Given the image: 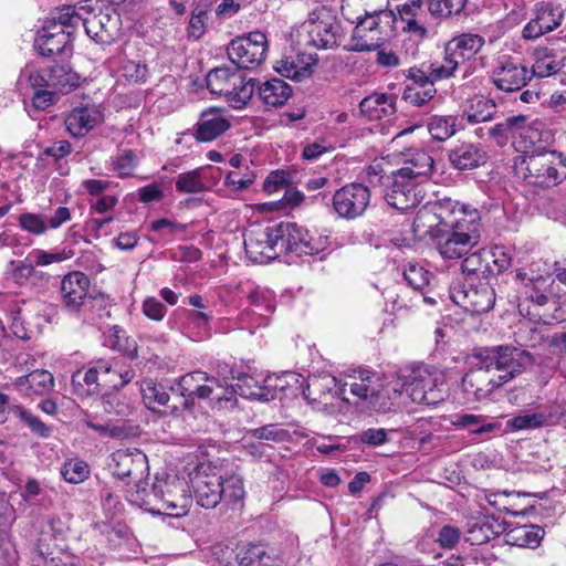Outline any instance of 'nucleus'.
I'll use <instances>...</instances> for the list:
<instances>
[{
    "instance_id": "1",
    "label": "nucleus",
    "mask_w": 566,
    "mask_h": 566,
    "mask_svg": "<svg viewBox=\"0 0 566 566\" xmlns=\"http://www.w3.org/2000/svg\"><path fill=\"white\" fill-rule=\"evenodd\" d=\"M476 358L479 366L462 378L464 392L476 401L488 399L495 389L521 374L533 363L531 353L511 346L483 349L476 355Z\"/></svg>"
},
{
    "instance_id": "2",
    "label": "nucleus",
    "mask_w": 566,
    "mask_h": 566,
    "mask_svg": "<svg viewBox=\"0 0 566 566\" xmlns=\"http://www.w3.org/2000/svg\"><path fill=\"white\" fill-rule=\"evenodd\" d=\"M346 385L352 397L350 403L358 408L387 413L401 406L403 390L400 381L385 385L375 373L358 369L347 375Z\"/></svg>"
},
{
    "instance_id": "3",
    "label": "nucleus",
    "mask_w": 566,
    "mask_h": 566,
    "mask_svg": "<svg viewBox=\"0 0 566 566\" xmlns=\"http://www.w3.org/2000/svg\"><path fill=\"white\" fill-rule=\"evenodd\" d=\"M347 51L370 52L380 49L395 30L396 14L388 9H371L369 1L361 4Z\"/></svg>"
},
{
    "instance_id": "4",
    "label": "nucleus",
    "mask_w": 566,
    "mask_h": 566,
    "mask_svg": "<svg viewBox=\"0 0 566 566\" xmlns=\"http://www.w3.org/2000/svg\"><path fill=\"white\" fill-rule=\"evenodd\" d=\"M62 25L75 28L82 24L86 34L99 44H111L118 33V19L98 11L90 4L65 6L57 10Z\"/></svg>"
},
{
    "instance_id": "5",
    "label": "nucleus",
    "mask_w": 566,
    "mask_h": 566,
    "mask_svg": "<svg viewBox=\"0 0 566 566\" xmlns=\"http://www.w3.org/2000/svg\"><path fill=\"white\" fill-rule=\"evenodd\" d=\"M515 169L527 184L551 188L566 179V158L555 150L530 154L515 164Z\"/></svg>"
},
{
    "instance_id": "6",
    "label": "nucleus",
    "mask_w": 566,
    "mask_h": 566,
    "mask_svg": "<svg viewBox=\"0 0 566 566\" xmlns=\"http://www.w3.org/2000/svg\"><path fill=\"white\" fill-rule=\"evenodd\" d=\"M206 83L212 94L223 96L231 107L241 109L252 98L258 80L247 77L238 67L221 66L207 74Z\"/></svg>"
},
{
    "instance_id": "7",
    "label": "nucleus",
    "mask_w": 566,
    "mask_h": 566,
    "mask_svg": "<svg viewBox=\"0 0 566 566\" xmlns=\"http://www.w3.org/2000/svg\"><path fill=\"white\" fill-rule=\"evenodd\" d=\"M412 402L437 405L444 400V375L438 368L420 365L400 382Z\"/></svg>"
},
{
    "instance_id": "8",
    "label": "nucleus",
    "mask_w": 566,
    "mask_h": 566,
    "mask_svg": "<svg viewBox=\"0 0 566 566\" xmlns=\"http://www.w3.org/2000/svg\"><path fill=\"white\" fill-rule=\"evenodd\" d=\"M188 488V483L178 476H157L151 486V494L159 500L160 506L149 507L147 511L172 517L186 515L192 501Z\"/></svg>"
},
{
    "instance_id": "9",
    "label": "nucleus",
    "mask_w": 566,
    "mask_h": 566,
    "mask_svg": "<svg viewBox=\"0 0 566 566\" xmlns=\"http://www.w3.org/2000/svg\"><path fill=\"white\" fill-rule=\"evenodd\" d=\"M347 387L346 380L340 382L336 377L324 374L310 377L302 395L313 409L331 415L337 410L338 400L350 403Z\"/></svg>"
},
{
    "instance_id": "10",
    "label": "nucleus",
    "mask_w": 566,
    "mask_h": 566,
    "mask_svg": "<svg viewBox=\"0 0 566 566\" xmlns=\"http://www.w3.org/2000/svg\"><path fill=\"white\" fill-rule=\"evenodd\" d=\"M189 488L197 504L213 509L222 501V470L210 461L198 462L189 472Z\"/></svg>"
},
{
    "instance_id": "11",
    "label": "nucleus",
    "mask_w": 566,
    "mask_h": 566,
    "mask_svg": "<svg viewBox=\"0 0 566 566\" xmlns=\"http://www.w3.org/2000/svg\"><path fill=\"white\" fill-rule=\"evenodd\" d=\"M370 201L369 187L361 182H349L334 192L332 208L339 219L352 221L365 214Z\"/></svg>"
},
{
    "instance_id": "12",
    "label": "nucleus",
    "mask_w": 566,
    "mask_h": 566,
    "mask_svg": "<svg viewBox=\"0 0 566 566\" xmlns=\"http://www.w3.org/2000/svg\"><path fill=\"white\" fill-rule=\"evenodd\" d=\"M390 184L385 192V200L395 209L407 211L420 205L426 197V182L392 171Z\"/></svg>"
},
{
    "instance_id": "13",
    "label": "nucleus",
    "mask_w": 566,
    "mask_h": 566,
    "mask_svg": "<svg viewBox=\"0 0 566 566\" xmlns=\"http://www.w3.org/2000/svg\"><path fill=\"white\" fill-rule=\"evenodd\" d=\"M306 31V44L316 49H331L337 44L340 24L336 17L326 8H319L310 13L303 24Z\"/></svg>"
},
{
    "instance_id": "14",
    "label": "nucleus",
    "mask_w": 566,
    "mask_h": 566,
    "mask_svg": "<svg viewBox=\"0 0 566 566\" xmlns=\"http://www.w3.org/2000/svg\"><path fill=\"white\" fill-rule=\"evenodd\" d=\"M268 40L264 33L255 31L232 40L228 56L238 69H254L265 59Z\"/></svg>"
},
{
    "instance_id": "15",
    "label": "nucleus",
    "mask_w": 566,
    "mask_h": 566,
    "mask_svg": "<svg viewBox=\"0 0 566 566\" xmlns=\"http://www.w3.org/2000/svg\"><path fill=\"white\" fill-rule=\"evenodd\" d=\"M451 203L444 217L443 227L459 234L473 247L480 241L481 218L476 209L449 199Z\"/></svg>"
},
{
    "instance_id": "16",
    "label": "nucleus",
    "mask_w": 566,
    "mask_h": 566,
    "mask_svg": "<svg viewBox=\"0 0 566 566\" xmlns=\"http://www.w3.org/2000/svg\"><path fill=\"white\" fill-rule=\"evenodd\" d=\"M451 300L472 315L489 312L495 303V292L490 281H480L479 284L469 283L463 289H453Z\"/></svg>"
},
{
    "instance_id": "17",
    "label": "nucleus",
    "mask_w": 566,
    "mask_h": 566,
    "mask_svg": "<svg viewBox=\"0 0 566 566\" xmlns=\"http://www.w3.org/2000/svg\"><path fill=\"white\" fill-rule=\"evenodd\" d=\"M30 86H49L55 92L69 93L80 84V76L66 64H54L41 71L23 72Z\"/></svg>"
},
{
    "instance_id": "18",
    "label": "nucleus",
    "mask_w": 566,
    "mask_h": 566,
    "mask_svg": "<svg viewBox=\"0 0 566 566\" xmlns=\"http://www.w3.org/2000/svg\"><path fill=\"white\" fill-rule=\"evenodd\" d=\"M88 287L90 279L83 272L73 271L66 274L60 287L62 308L69 314H80L92 302Z\"/></svg>"
},
{
    "instance_id": "19",
    "label": "nucleus",
    "mask_w": 566,
    "mask_h": 566,
    "mask_svg": "<svg viewBox=\"0 0 566 566\" xmlns=\"http://www.w3.org/2000/svg\"><path fill=\"white\" fill-rule=\"evenodd\" d=\"M563 20L564 10L560 4L552 1L538 2L534 7V18L523 29V38L536 40L557 29Z\"/></svg>"
},
{
    "instance_id": "20",
    "label": "nucleus",
    "mask_w": 566,
    "mask_h": 566,
    "mask_svg": "<svg viewBox=\"0 0 566 566\" xmlns=\"http://www.w3.org/2000/svg\"><path fill=\"white\" fill-rule=\"evenodd\" d=\"M531 78L527 67L510 56H503L491 75L494 86L506 93L522 90Z\"/></svg>"
},
{
    "instance_id": "21",
    "label": "nucleus",
    "mask_w": 566,
    "mask_h": 566,
    "mask_svg": "<svg viewBox=\"0 0 566 566\" xmlns=\"http://www.w3.org/2000/svg\"><path fill=\"white\" fill-rule=\"evenodd\" d=\"M57 11L52 17L49 27H44L43 31L35 39L34 46L41 55L52 56L67 54L72 51V32L70 27L62 25L56 19Z\"/></svg>"
},
{
    "instance_id": "22",
    "label": "nucleus",
    "mask_w": 566,
    "mask_h": 566,
    "mask_svg": "<svg viewBox=\"0 0 566 566\" xmlns=\"http://www.w3.org/2000/svg\"><path fill=\"white\" fill-rule=\"evenodd\" d=\"M451 203L449 198L439 200L433 205H424L420 208L413 219L412 230L416 237L422 239L430 237L432 241L443 228L444 217Z\"/></svg>"
},
{
    "instance_id": "23",
    "label": "nucleus",
    "mask_w": 566,
    "mask_h": 566,
    "mask_svg": "<svg viewBox=\"0 0 566 566\" xmlns=\"http://www.w3.org/2000/svg\"><path fill=\"white\" fill-rule=\"evenodd\" d=\"M516 280L521 282L520 293L535 305L544 306L555 295L554 280L549 274H534L532 270L520 269Z\"/></svg>"
},
{
    "instance_id": "24",
    "label": "nucleus",
    "mask_w": 566,
    "mask_h": 566,
    "mask_svg": "<svg viewBox=\"0 0 566 566\" xmlns=\"http://www.w3.org/2000/svg\"><path fill=\"white\" fill-rule=\"evenodd\" d=\"M274 228L253 230L244 235V249L250 260L268 263L279 255V245H274Z\"/></svg>"
},
{
    "instance_id": "25",
    "label": "nucleus",
    "mask_w": 566,
    "mask_h": 566,
    "mask_svg": "<svg viewBox=\"0 0 566 566\" xmlns=\"http://www.w3.org/2000/svg\"><path fill=\"white\" fill-rule=\"evenodd\" d=\"M112 472L115 476L124 479L140 480L147 470V457L144 452L135 449L117 450L112 454Z\"/></svg>"
},
{
    "instance_id": "26",
    "label": "nucleus",
    "mask_w": 566,
    "mask_h": 566,
    "mask_svg": "<svg viewBox=\"0 0 566 566\" xmlns=\"http://www.w3.org/2000/svg\"><path fill=\"white\" fill-rule=\"evenodd\" d=\"M239 566H279L282 551L269 544L239 543Z\"/></svg>"
},
{
    "instance_id": "27",
    "label": "nucleus",
    "mask_w": 566,
    "mask_h": 566,
    "mask_svg": "<svg viewBox=\"0 0 566 566\" xmlns=\"http://www.w3.org/2000/svg\"><path fill=\"white\" fill-rule=\"evenodd\" d=\"M230 127L231 123L221 109L209 108L201 113L196 124L195 137L198 142H212L224 134Z\"/></svg>"
},
{
    "instance_id": "28",
    "label": "nucleus",
    "mask_w": 566,
    "mask_h": 566,
    "mask_svg": "<svg viewBox=\"0 0 566 566\" xmlns=\"http://www.w3.org/2000/svg\"><path fill=\"white\" fill-rule=\"evenodd\" d=\"M422 1L409 0L398 7L399 18L405 23L402 31L413 34L419 40H423L429 35L426 27L427 14L422 8Z\"/></svg>"
},
{
    "instance_id": "29",
    "label": "nucleus",
    "mask_w": 566,
    "mask_h": 566,
    "mask_svg": "<svg viewBox=\"0 0 566 566\" xmlns=\"http://www.w3.org/2000/svg\"><path fill=\"white\" fill-rule=\"evenodd\" d=\"M505 531L504 523L491 515L474 517L468 523L465 541L472 545H482Z\"/></svg>"
},
{
    "instance_id": "30",
    "label": "nucleus",
    "mask_w": 566,
    "mask_h": 566,
    "mask_svg": "<svg viewBox=\"0 0 566 566\" xmlns=\"http://www.w3.org/2000/svg\"><path fill=\"white\" fill-rule=\"evenodd\" d=\"M433 244L444 260H459L467 255L474 247L465 241L457 231L443 227L437 234Z\"/></svg>"
},
{
    "instance_id": "31",
    "label": "nucleus",
    "mask_w": 566,
    "mask_h": 566,
    "mask_svg": "<svg viewBox=\"0 0 566 566\" xmlns=\"http://www.w3.org/2000/svg\"><path fill=\"white\" fill-rule=\"evenodd\" d=\"M488 155L479 144L460 143L449 151V160L458 170L474 169L486 163Z\"/></svg>"
},
{
    "instance_id": "32",
    "label": "nucleus",
    "mask_w": 566,
    "mask_h": 566,
    "mask_svg": "<svg viewBox=\"0 0 566 566\" xmlns=\"http://www.w3.org/2000/svg\"><path fill=\"white\" fill-rule=\"evenodd\" d=\"M103 114L96 106L74 108L66 117L65 125L74 137H83L102 123Z\"/></svg>"
},
{
    "instance_id": "33",
    "label": "nucleus",
    "mask_w": 566,
    "mask_h": 566,
    "mask_svg": "<svg viewBox=\"0 0 566 566\" xmlns=\"http://www.w3.org/2000/svg\"><path fill=\"white\" fill-rule=\"evenodd\" d=\"M485 40L475 33H462L453 36L447 44L444 52L452 56L459 64L478 54L484 46Z\"/></svg>"
},
{
    "instance_id": "34",
    "label": "nucleus",
    "mask_w": 566,
    "mask_h": 566,
    "mask_svg": "<svg viewBox=\"0 0 566 566\" xmlns=\"http://www.w3.org/2000/svg\"><path fill=\"white\" fill-rule=\"evenodd\" d=\"M265 379L260 376L241 374L237 377L235 386L239 395L259 401H270L275 399L276 391L273 387L265 384Z\"/></svg>"
},
{
    "instance_id": "35",
    "label": "nucleus",
    "mask_w": 566,
    "mask_h": 566,
    "mask_svg": "<svg viewBox=\"0 0 566 566\" xmlns=\"http://www.w3.org/2000/svg\"><path fill=\"white\" fill-rule=\"evenodd\" d=\"M14 386L27 396L44 395L53 389L54 378L50 371L36 369L28 375L18 377Z\"/></svg>"
},
{
    "instance_id": "36",
    "label": "nucleus",
    "mask_w": 566,
    "mask_h": 566,
    "mask_svg": "<svg viewBox=\"0 0 566 566\" xmlns=\"http://www.w3.org/2000/svg\"><path fill=\"white\" fill-rule=\"evenodd\" d=\"M397 96L387 93H373L363 98L359 104L361 113L371 119H379L382 116H389L396 113Z\"/></svg>"
},
{
    "instance_id": "37",
    "label": "nucleus",
    "mask_w": 566,
    "mask_h": 566,
    "mask_svg": "<svg viewBox=\"0 0 566 566\" xmlns=\"http://www.w3.org/2000/svg\"><path fill=\"white\" fill-rule=\"evenodd\" d=\"M433 158L424 150H415L405 159L403 166L396 171L416 180L427 182L433 170Z\"/></svg>"
},
{
    "instance_id": "38",
    "label": "nucleus",
    "mask_w": 566,
    "mask_h": 566,
    "mask_svg": "<svg viewBox=\"0 0 566 566\" xmlns=\"http://www.w3.org/2000/svg\"><path fill=\"white\" fill-rule=\"evenodd\" d=\"M314 63L315 60L311 55L296 54L281 59L274 69L284 77L301 81L311 75V66Z\"/></svg>"
},
{
    "instance_id": "39",
    "label": "nucleus",
    "mask_w": 566,
    "mask_h": 566,
    "mask_svg": "<svg viewBox=\"0 0 566 566\" xmlns=\"http://www.w3.org/2000/svg\"><path fill=\"white\" fill-rule=\"evenodd\" d=\"M142 396L148 409L159 411L165 407V412L175 413L179 410L176 402L170 403V395L166 389L151 380L145 381L142 386Z\"/></svg>"
},
{
    "instance_id": "40",
    "label": "nucleus",
    "mask_w": 566,
    "mask_h": 566,
    "mask_svg": "<svg viewBox=\"0 0 566 566\" xmlns=\"http://www.w3.org/2000/svg\"><path fill=\"white\" fill-rule=\"evenodd\" d=\"M260 99L273 107L284 105L292 95L291 86L281 78H272L256 85Z\"/></svg>"
},
{
    "instance_id": "41",
    "label": "nucleus",
    "mask_w": 566,
    "mask_h": 566,
    "mask_svg": "<svg viewBox=\"0 0 566 566\" xmlns=\"http://www.w3.org/2000/svg\"><path fill=\"white\" fill-rule=\"evenodd\" d=\"M274 228V245H279L280 255L282 253H297V243L302 241L301 233L303 227L291 222H281Z\"/></svg>"
},
{
    "instance_id": "42",
    "label": "nucleus",
    "mask_w": 566,
    "mask_h": 566,
    "mask_svg": "<svg viewBox=\"0 0 566 566\" xmlns=\"http://www.w3.org/2000/svg\"><path fill=\"white\" fill-rule=\"evenodd\" d=\"M461 263V271L464 275L482 277L485 281H490V273L493 269L490 264V252L484 250L475 251L469 255H464Z\"/></svg>"
},
{
    "instance_id": "43",
    "label": "nucleus",
    "mask_w": 566,
    "mask_h": 566,
    "mask_svg": "<svg viewBox=\"0 0 566 566\" xmlns=\"http://www.w3.org/2000/svg\"><path fill=\"white\" fill-rule=\"evenodd\" d=\"M205 379H207V373L197 370L182 376L177 388H171L174 394L178 392L176 398L181 400L184 408L189 409L192 407L196 389L200 387Z\"/></svg>"
},
{
    "instance_id": "44",
    "label": "nucleus",
    "mask_w": 566,
    "mask_h": 566,
    "mask_svg": "<svg viewBox=\"0 0 566 566\" xmlns=\"http://www.w3.org/2000/svg\"><path fill=\"white\" fill-rule=\"evenodd\" d=\"M544 530L539 525H522L507 533V542L521 547L535 548L544 537Z\"/></svg>"
},
{
    "instance_id": "45",
    "label": "nucleus",
    "mask_w": 566,
    "mask_h": 566,
    "mask_svg": "<svg viewBox=\"0 0 566 566\" xmlns=\"http://www.w3.org/2000/svg\"><path fill=\"white\" fill-rule=\"evenodd\" d=\"M244 496L245 490L242 476L235 473L223 474L221 502L232 506L242 505Z\"/></svg>"
},
{
    "instance_id": "46",
    "label": "nucleus",
    "mask_w": 566,
    "mask_h": 566,
    "mask_svg": "<svg viewBox=\"0 0 566 566\" xmlns=\"http://www.w3.org/2000/svg\"><path fill=\"white\" fill-rule=\"evenodd\" d=\"M239 543H218L210 547L211 566H239Z\"/></svg>"
},
{
    "instance_id": "47",
    "label": "nucleus",
    "mask_w": 566,
    "mask_h": 566,
    "mask_svg": "<svg viewBox=\"0 0 566 566\" xmlns=\"http://www.w3.org/2000/svg\"><path fill=\"white\" fill-rule=\"evenodd\" d=\"M505 127L510 135L518 134L524 139H530V144L534 145L536 140L541 139V134L537 128H534L525 115H514L507 117Z\"/></svg>"
},
{
    "instance_id": "48",
    "label": "nucleus",
    "mask_w": 566,
    "mask_h": 566,
    "mask_svg": "<svg viewBox=\"0 0 566 566\" xmlns=\"http://www.w3.org/2000/svg\"><path fill=\"white\" fill-rule=\"evenodd\" d=\"M564 66V57L553 52L538 54L532 66V74L536 77H548L558 73Z\"/></svg>"
},
{
    "instance_id": "49",
    "label": "nucleus",
    "mask_w": 566,
    "mask_h": 566,
    "mask_svg": "<svg viewBox=\"0 0 566 566\" xmlns=\"http://www.w3.org/2000/svg\"><path fill=\"white\" fill-rule=\"evenodd\" d=\"M10 411L35 436L40 438H49L52 434V427L45 424L39 417L27 410L24 407L20 405L11 406Z\"/></svg>"
},
{
    "instance_id": "50",
    "label": "nucleus",
    "mask_w": 566,
    "mask_h": 566,
    "mask_svg": "<svg viewBox=\"0 0 566 566\" xmlns=\"http://www.w3.org/2000/svg\"><path fill=\"white\" fill-rule=\"evenodd\" d=\"M458 130L457 117L454 116H432L428 122V132L431 137L438 142H444L453 136Z\"/></svg>"
},
{
    "instance_id": "51",
    "label": "nucleus",
    "mask_w": 566,
    "mask_h": 566,
    "mask_svg": "<svg viewBox=\"0 0 566 566\" xmlns=\"http://www.w3.org/2000/svg\"><path fill=\"white\" fill-rule=\"evenodd\" d=\"M468 0H428V11L436 18H449L462 12Z\"/></svg>"
},
{
    "instance_id": "52",
    "label": "nucleus",
    "mask_w": 566,
    "mask_h": 566,
    "mask_svg": "<svg viewBox=\"0 0 566 566\" xmlns=\"http://www.w3.org/2000/svg\"><path fill=\"white\" fill-rule=\"evenodd\" d=\"M202 169H195L191 171L178 175L176 179V189L182 193H200L206 190V185L201 179Z\"/></svg>"
},
{
    "instance_id": "53",
    "label": "nucleus",
    "mask_w": 566,
    "mask_h": 566,
    "mask_svg": "<svg viewBox=\"0 0 566 566\" xmlns=\"http://www.w3.org/2000/svg\"><path fill=\"white\" fill-rule=\"evenodd\" d=\"M471 112L468 114L470 123H483L493 118L496 113V104L493 99L484 96H479L471 106Z\"/></svg>"
},
{
    "instance_id": "54",
    "label": "nucleus",
    "mask_w": 566,
    "mask_h": 566,
    "mask_svg": "<svg viewBox=\"0 0 566 566\" xmlns=\"http://www.w3.org/2000/svg\"><path fill=\"white\" fill-rule=\"evenodd\" d=\"M548 421V416L544 412L517 415L511 418L506 426L515 431L525 429H536L545 426Z\"/></svg>"
},
{
    "instance_id": "55",
    "label": "nucleus",
    "mask_w": 566,
    "mask_h": 566,
    "mask_svg": "<svg viewBox=\"0 0 566 566\" xmlns=\"http://www.w3.org/2000/svg\"><path fill=\"white\" fill-rule=\"evenodd\" d=\"M61 474L65 481L77 484L88 478L90 469L84 461L69 460L63 464Z\"/></svg>"
},
{
    "instance_id": "56",
    "label": "nucleus",
    "mask_w": 566,
    "mask_h": 566,
    "mask_svg": "<svg viewBox=\"0 0 566 566\" xmlns=\"http://www.w3.org/2000/svg\"><path fill=\"white\" fill-rule=\"evenodd\" d=\"M302 241H298L296 255H314L326 249V238L314 237L303 228Z\"/></svg>"
},
{
    "instance_id": "57",
    "label": "nucleus",
    "mask_w": 566,
    "mask_h": 566,
    "mask_svg": "<svg viewBox=\"0 0 566 566\" xmlns=\"http://www.w3.org/2000/svg\"><path fill=\"white\" fill-rule=\"evenodd\" d=\"M437 94L434 85H427V88L419 86H407L402 98L413 106H423L430 102Z\"/></svg>"
},
{
    "instance_id": "58",
    "label": "nucleus",
    "mask_w": 566,
    "mask_h": 566,
    "mask_svg": "<svg viewBox=\"0 0 566 566\" xmlns=\"http://www.w3.org/2000/svg\"><path fill=\"white\" fill-rule=\"evenodd\" d=\"M34 93L31 98L32 106L38 111H44L56 102L57 92L49 86H30Z\"/></svg>"
},
{
    "instance_id": "59",
    "label": "nucleus",
    "mask_w": 566,
    "mask_h": 566,
    "mask_svg": "<svg viewBox=\"0 0 566 566\" xmlns=\"http://www.w3.org/2000/svg\"><path fill=\"white\" fill-rule=\"evenodd\" d=\"M123 76L129 83H145L148 77V69L145 64L137 61L128 60L122 65Z\"/></svg>"
},
{
    "instance_id": "60",
    "label": "nucleus",
    "mask_w": 566,
    "mask_h": 566,
    "mask_svg": "<svg viewBox=\"0 0 566 566\" xmlns=\"http://www.w3.org/2000/svg\"><path fill=\"white\" fill-rule=\"evenodd\" d=\"M217 390H221V392H216V395L212 397V407L217 409H228L233 408L237 402V394H239V390L234 385L231 386H222L221 388H217Z\"/></svg>"
},
{
    "instance_id": "61",
    "label": "nucleus",
    "mask_w": 566,
    "mask_h": 566,
    "mask_svg": "<svg viewBox=\"0 0 566 566\" xmlns=\"http://www.w3.org/2000/svg\"><path fill=\"white\" fill-rule=\"evenodd\" d=\"M249 434L256 440L280 442L285 440L287 432L280 429L276 424H266L251 429Z\"/></svg>"
},
{
    "instance_id": "62",
    "label": "nucleus",
    "mask_w": 566,
    "mask_h": 566,
    "mask_svg": "<svg viewBox=\"0 0 566 566\" xmlns=\"http://www.w3.org/2000/svg\"><path fill=\"white\" fill-rule=\"evenodd\" d=\"M20 227L35 235L44 234L48 231L46 221L35 213H22L19 218Z\"/></svg>"
},
{
    "instance_id": "63",
    "label": "nucleus",
    "mask_w": 566,
    "mask_h": 566,
    "mask_svg": "<svg viewBox=\"0 0 566 566\" xmlns=\"http://www.w3.org/2000/svg\"><path fill=\"white\" fill-rule=\"evenodd\" d=\"M208 11L205 8L197 7L190 17L187 29L188 36L199 40L206 32V15Z\"/></svg>"
},
{
    "instance_id": "64",
    "label": "nucleus",
    "mask_w": 566,
    "mask_h": 566,
    "mask_svg": "<svg viewBox=\"0 0 566 566\" xmlns=\"http://www.w3.org/2000/svg\"><path fill=\"white\" fill-rule=\"evenodd\" d=\"M403 277L415 290H421L429 283V272L418 265H409L403 271Z\"/></svg>"
}]
</instances>
